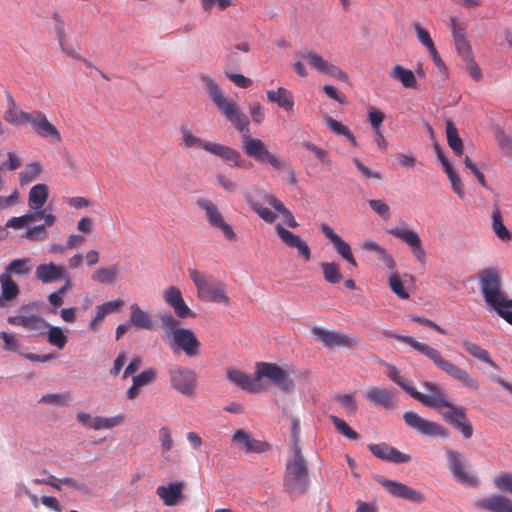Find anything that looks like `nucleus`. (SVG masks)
Listing matches in <instances>:
<instances>
[{
  "instance_id": "nucleus-63",
  "label": "nucleus",
  "mask_w": 512,
  "mask_h": 512,
  "mask_svg": "<svg viewBox=\"0 0 512 512\" xmlns=\"http://www.w3.org/2000/svg\"><path fill=\"white\" fill-rule=\"evenodd\" d=\"M303 146L308 151L313 153L315 155V157L318 158L321 161L322 164H324V165H329L330 164V160L327 157V152L324 149L316 146L315 144H313L311 142H305L303 144Z\"/></svg>"
},
{
  "instance_id": "nucleus-23",
  "label": "nucleus",
  "mask_w": 512,
  "mask_h": 512,
  "mask_svg": "<svg viewBox=\"0 0 512 512\" xmlns=\"http://www.w3.org/2000/svg\"><path fill=\"white\" fill-rule=\"evenodd\" d=\"M232 442L238 445L240 450L245 453H262L269 449V445L266 442L252 438L248 432L242 429L235 431Z\"/></svg>"
},
{
  "instance_id": "nucleus-16",
  "label": "nucleus",
  "mask_w": 512,
  "mask_h": 512,
  "mask_svg": "<svg viewBox=\"0 0 512 512\" xmlns=\"http://www.w3.org/2000/svg\"><path fill=\"white\" fill-rule=\"evenodd\" d=\"M275 231L282 243L288 248L296 249L298 255L304 261L311 259V250L308 244L299 235L287 230L281 224L275 226Z\"/></svg>"
},
{
  "instance_id": "nucleus-45",
  "label": "nucleus",
  "mask_w": 512,
  "mask_h": 512,
  "mask_svg": "<svg viewBox=\"0 0 512 512\" xmlns=\"http://www.w3.org/2000/svg\"><path fill=\"white\" fill-rule=\"evenodd\" d=\"M42 172V166L39 162H32L26 165V168L19 173L20 184L27 185L39 177Z\"/></svg>"
},
{
  "instance_id": "nucleus-39",
  "label": "nucleus",
  "mask_w": 512,
  "mask_h": 512,
  "mask_svg": "<svg viewBox=\"0 0 512 512\" xmlns=\"http://www.w3.org/2000/svg\"><path fill=\"white\" fill-rule=\"evenodd\" d=\"M0 285L1 296L4 298V300L10 301L19 295V287L8 273H2L0 275Z\"/></svg>"
},
{
  "instance_id": "nucleus-26",
  "label": "nucleus",
  "mask_w": 512,
  "mask_h": 512,
  "mask_svg": "<svg viewBox=\"0 0 512 512\" xmlns=\"http://www.w3.org/2000/svg\"><path fill=\"white\" fill-rule=\"evenodd\" d=\"M7 321L12 325L21 326L28 331H37L40 333L49 327L48 322L43 317L36 314L9 316Z\"/></svg>"
},
{
  "instance_id": "nucleus-4",
  "label": "nucleus",
  "mask_w": 512,
  "mask_h": 512,
  "mask_svg": "<svg viewBox=\"0 0 512 512\" xmlns=\"http://www.w3.org/2000/svg\"><path fill=\"white\" fill-rule=\"evenodd\" d=\"M385 336L395 338L410 345L413 349L431 360L439 370L446 373L452 379L459 381L463 386L472 391L478 390V381L474 379L466 370L458 367L449 360H446L437 349L430 347L425 343L418 342L411 336L395 334L392 332H385Z\"/></svg>"
},
{
  "instance_id": "nucleus-10",
  "label": "nucleus",
  "mask_w": 512,
  "mask_h": 512,
  "mask_svg": "<svg viewBox=\"0 0 512 512\" xmlns=\"http://www.w3.org/2000/svg\"><path fill=\"white\" fill-rule=\"evenodd\" d=\"M168 375L170 385L175 391L186 397L196 394L198 381L194 370L175 365L168 369Z\"/></svg>"
},
{
  "instance_id": "nucleus-1",
  "label": "nucleus",
  "mask_w": 512,
  "mask_h": 512,
  "mask_svg": "<svg viewBox=\"0 0 512 512\" xmlns=\"http://www.w3.org/2000/svg\"><path fill=\"white\" fill-rule=\"evenodd\" d=\"M200 80L219 112L236 130L242 133L244 154L260 164L270 165L273 169L286 171L289 183L296 185L297 177L293 168L279 155L271 152L262 140L251 137L248 116L239 109L237 103L226 97L220 86L209 75H201Z\"/></svg>"
},
{
  "instance_id": "nucleus-25",
  "label": "nucleus",
  "mask_w": 512,
  "mask_h": 512,
  "mask_svg": "<svg viewBox=\"0 0 512 512\" xmlns=\"http://www.w3.org/2000/svg\"><path fill=\"white\" fill-rule=\"evenodd\" d=\"M34 131L43 138H50L54 141H61V134L58 129L48 121L47 117L40 111H34L33 120L30 122Z\"/></svg>"
},
{
  "instance_id": "nucleus-28",
  "label": "nucleus",
  "mask_w": 512,
  "mask_h": 512,
  "mask_svg": "<svg viewBox=\"0 0 512 512\" xmlns=\"http://www.w3.org/2000/svg\"><path fill=\"white\" fill-rule=\"evenodd\" d=\"M365 397L368 401L385 409H393L395 407V393L392 390L370 387L366 391Z\"/></svg>"
},
{
  "instance_id": "nucleus-30",
  "label": "nucleus",
  "mask_w": 512,
  "mask_h": 512,
  "mask_svg": "<svg viewBox=\"0 0 512 512\" xmlns=\"http://www.w3.org/2000/svg\"><path fill=\"white\" fill-rule=\"evenodd\" d=\"M267 99L272 103H276L288 113L294 111V97L292 93L284 87H279L277 90H268Z\"/></svg>"
},
{
  "instance_id": "nucleus-62",
  "label": "nucleus",
  "mask_w": 512,
  "mask_h": 512,
  "mask_svg": "<svg viewBox=\"0 0 512 512\" xmlns=\"http://www.w3.org/2000/svg\"><path fill=\"white\" fill-rule=\"evenodd\" d=\"M414 29L417 34L418 40L421 42L423 46H425L428 50L435 46L427 30L422 28L419 24H414Z\"/></svg>"
},
{
  "instance_id": "nucleus-20",
  "label": "nucleus",
  "mask_w": 512,
  "mask_h": 512,
  "mask_svg": "<svg viewBox=\"0 0 512 512\" xmlns=\"http://www.w3.org/2000/svg\"><path fill=\"white\" fill-rule=\"evenodd\" d=\"M321 231L331 241L335 251L353 267H357L350 245L327 224L321 225Z\"/></svg>"
},
{
  "instance_id": "nucleus-14",
  "label": "nucleus",
  "mask_w": 512,
  "mask_h": 512,
  "mask_svg": "<svg viewBox=\"0 0 512 512\" xmlns=\"http://www.w3.org/2000/svg\"><path fill=\"white\" fill-rule=\"evenodd\" d=\"M389 233L394 237L402 240L405 244H407L411 250V253L416 258L418 262L421 264H426L427 256L425 249L422 246V241L418 233L411 229L406 228H392L389 230Z\"/></svg>"
},
{
  "instance_id": "nucleus-56",
  "label": "nucleus",
  "mask_w": 512,
  "mask_h": 512,
  "mask_svg": "<svg viewBox=\"0 0 512 512\" xmlns=\"http://www.w3.org/2000/svg\"><path fill=\"white\" fill-rule=\"evenodd\" d=\"M158 433L162 452L170 451L173 447V438L170 429L168 427H161Z\"/></svg>"
},
{
  "instance_id": "nucleus-22",
  "label": "nucleus",
  "mask_w": 512,
  "mask_h": 512,
  "mask_svg": "<svg viewBox=\"0 0 512 512\" xmlns=\"http://www.w3.org/2000/svg\"><path fill=\"white\" fill-rule=\"evenodd\" d=\"M163 298L173 308L177 317L184 319L193 316V312L183 300L181 291L177 287L170 286L167 288L163 293Z\"/></svg>"
},
{
  "instance_id": "nucleus-3",
  "label": "nucleus",
  "mask_w": 512,
  "mask_h": 512,
  "mask_svg": "<svg viewBox=\"0 0 512 512\" xmlns=\"http://www.w3.org/2000/svg\"><path fill=\"white\" fill-rule=\"evenodd\" d=\"M263 377L269 379L281 391L286 393L290 392L294 387V382L287 372L274 363H257L255 379H251L247 374L237 369L227 370V378L229 381L238 387L251 392L259 390L258 381Z\"/></svg>"
},
{
  "instance_id": "nucleus-19",
  "label": "nucleus",
  "mask_w": 512,
  "mask_h": 512,
  "mask_svg": "<svg viewBox=\"0 0 512 512\" xmlns=\"http://www.w3.org/2000/svg\"><path fill=\"white\" fill-rule=\"evenodd\" d=\"M369 451L377 458L391 463H408L411 460L409 454H404L386 443L369 444Z\"/></svg>"
},
{
  "instance_id": "nucleus-60",
  "label": "nucleus",
  "mask_w": 512,
  "mask_h": 512,
  "mask_svg": "<svg viewBox=\"0 0 512 512\" xmlns=\"http://www.w3.org/2000/svg\"><path fill=\"white\" fill-rule=\"evenodd\" d=\"M384 118L385 115L381 111L373 107L368 110V119L375 133H379Z\"/></svg>"
},
{
  "instance_id": "nucleus-40",
  "label": "nucleus",
  "mask_w": 512,
  "mask_h": 512,
  "mask_svg": "<svg viewBox=\"0 0 512 512\" xmlns=\"http://www.w3.org/2000/svg\"><path fill=\"white\" fill-rule=\"evenodd\" d=\"M363 248L367 251H374L379 255V259L384 263V265L388 269H394L396 267V262L393 259L392 255L387 252V250L378 244L375 241L368 240L363 244Z\"/></svg>"
},
{
  "instance_id": "nucleus-9",
  "label": "nucleus",
  "mask_w": 512,
  "mask_h": 512,
  "mask_svg": "<svg viewBox=\"0 0 512 512\" xmlns=\"http://www.w3.org/2000/svg\"><path fill=\"white\" fill-rule=\"evenodd\" d=\"M188 274L197 289V297L202 301L228 304L229 297L226 292V284L222 281H209L206 274L189 269Z\"/></svg>"
},
{
  "instance_id": "nucleus-17",
  "label": "nucleus",
  "mask_w": 512,
  "mask_h": 512,
  "mask_svg": "<svg viewBox=\"0 0 512 512\" xmlns=\"http://www.w3.org/2000/svg\"><path fill=\"white\" fill-rule=\"evenodd\" d=\"M302 58L307 61L311 68L317 70L318 72L343 81L347 80L348 78L346 73H344L340 68L327 62L321 55L313 51L304 52L302 54Z\"/></svg>"
},
{
  "instance_id": "nucleus-59",
  "label": "nucleus",
  "mask_w": 512,
  "mask_h": 512,
  "mask_svg": "<svg viewBox=\"0 0 512 512\" xmlns=\"http://www.w3.org/2000/svg\"><path fill=\"white\" fill-rule=\"evenodd\" d=\"M33 223V218L31 215H28L27 213L19 216V217H12L6 222L7 228H14V229H22L23 227Z\"/></svg>"
},
{
  "instance_id": "nucleus-58",
  "label": "nucleus",
  "mask_w": 512,
  "mask_h": 512,
  "mask_svg": "<svg viewBox=\"0 0 512 512\" xmlns=\"http://www.w3.org/2000/svg\"><path fill=\"white\" fill-rule=\"evenodd\" d=\"M368 204L370 208L383 219L387 220L390 217V208L384 201L373 199L369 200Z\"/></svg>"
},
{
  "instance_id": "nucleus-53",
  "label": "nucleus",
  "mask_w": 512,
  "mask_h": 512,
  "mask_svg": "<svg viewBox=\"0 0 512 512\" xmlns=\"http://www.w3.org/2000/svg\"><path fill=\"white\" fill-rule=\"evenodd\" d=\"M249 205L251 207V209L258 214V216L264 220L265 222L267 223H273L276 218H277V215L276 213H274L271 209L267 208V207H264L262 206L260 203L258 202H255V201H250L249 202Z\"/></svg>"
},
{
  "instance_id": "nucleus-13",
  "label": "nucleus",
  "mask_w": 512,
  "mask_h": 512,
  "mask_svg": "<svg viewBox=\"0 0 512 512\" xmlns=\"http://www.w3.org/2000/svg\"><path fill=\"white\" fill-rule=\"evenodd\" d=\"M312 333L327 348H351L359 344L357 338L345 333L327 331L319 327H314Z\"/></svg>"
},
{
  "instance_id": "nucleus-54",
  "label": "nucleus",
  "mask_w": 512,
  "mask_h": 512,
  "mask_svg": "<svg viewBox=\"0 0 512 512\" xmlns=\"http://www.w3.org/2000/svg\"><path fill=\"white\" fill-rule=\"evenodd\" d=\"M31 215L33 218V222L44 219L45 220V228L50 227L55 223L56 217L51 213L50 209H40V210H32L27 213Z\"/></svg>"
},
{
  "instance_id": "nucleus-31",
  "label": "nucleus",
  "mask_w": 512,
  "mask_h": 512,
  "mask_svg": "<svg viewBox=\"0 0 512 512\" xmlns=\"http://www.w3.org/2000/svg\"><path fill=\"white\" fill-rule=\"evenodd\" d=\"M386 366L388 367L387 376L396 384H398L403 390H405L411 397L418 400L419 402L425 398V393L417 391L411 381H408L400 376L399 370L396 368V366L388 363H386Z\"/></svg>"
},
{
  "instance_id": "nucleus-18",
  "label": "nucleus",
  "mask_w": 512,
  "mask_h": 512,
  "mask_svg": "<svg viewBox=\"0 0 512 512\" xmlns=\"http://www.w3.org/2000/svg\"><path fill=\"white\" fill-rule=\"evenodd\" d=\"M383 487L394 497L405 499L414 503H420L424 501L423 494L401 482L393 480H383Z\"/></svg>"
},
{
  "instance_id": "nucleus-46",
  "label": "nucleus",
  "mask_w": 512,
  "mask_h": 512,
  "mask_svg": "<svg viewBox=\"0 0 512 512\" xmlns=\"http://www.w3.org/2000/svg\"><path fill=\"white\" fill-rule=\"evenodd\" d=\"M47 342L58 349H63L68 342V337L60 327L52 326L47 332Z\"/></svg>"
},
{
  "instance_id": "nucleus-8",
  "label": "nucleus",
  "mask_w": 512,
  "mask_h": 512,
  "mask_svg": "<svg viewBox=\"0 0 512 512\" xmlns=\"http://www.w3.org/2000/svg\"><path fill=\"white\" fill-rule=\"evenodd\" d=\"M180 131H181V135H182L183 146L185 148L202 149L212 155L219 156L226 161L233 162V164L237 167L242 166L243 160H242L241 154L234 148H231L229 146H226V145H223L220 143L203 140L200 137L194 135L185 126H182Z\"/></svg>"
},
{
  "instance_id": "nucleus-35",
  "label": "nucleus",
  "mask_w": 512,
  "mask_h": 512,
  "mask_svg": "<svg viewBox=\"0 0 512 512\" xmlns=\"http://www.w3.org/2000/svg\"><path fill=\"white\" fill-rule=\"evenodd\" d=\"M446 137L449 147L453 150V152L460 156L463 153V142L459 137L458 130L455 127L452 120L446 121Z\"/></svg>"
},
{
  "instance_id": "nucleus-15",
  "label": "nucleus",
  "mask_w": 512,
  "mask_h": 512,
  "mask_svg": "<svg viewBox=\"0 0 512 512\" xmlns=\"http://www.w3.org/2000/svg\"><path fill=\"white\" fill-rule=\"evenodd\" d=\"M449 469L457 481L463 484L475 485L476 478L465 470V459L462 453L446 448Z\"/></svg>"
},
{
  "instance_id": "nucleus-50",
  "label": "nucleus",
  "mask_w": 512,
  "mask_h": 512,
  "mask_svg": "<svg viewBox=\"0 0 512 512\" xmlns=\"http://www.w3.org/2000/svg\"><path fill=\"white\" fill-rule=\"evenodd\" d=\"M335 401L348 415L356 414L357 403L353 394L337 395Z\"/></svg>"
},
{
  "instance_id": "nucleus-36",
  "label": "nucleus",
  "mask_w": 512,
  "mask_h": 512,
  "mask_svg": "<svg viewBox=\"0 0 512 512\" xmlns=\"http://www.w3.org/2000/svg\"><path fill=\"white\" fill-rule=\"evenodd\" d=\"M492 229L496 236L504 242H508L512 239L511 232L505 227L501 215V211L498 206H495L492 213Z\"/></svg>"
},
{
  "instance_id": "nucleus-34",
  "label": "nucleus",
  "mask_w": 512,
  "mask_h": 512,
  "mask_svg": "<svg viewBox=\"0 0 512 512\" xmlns=\"http://www.w3.org/2000/svg\"><path fill=\"white\" fill-rule=\"evenodd\" d=\"M265 201L271 205L277 212L281 214L284 222L290 228H296L298 226L293 214L288 210L284 204L272 194L265 195Z\"/></svg>"
},
{
  "instance_id": "nucleus-41",
  "label": "nucleus",
  "mask_w": 512,
  "mask_h": 512,
  "mask_svg": "<svg viewBox=\"0 0 512 512\" xmlns=\"http://www.w3.org/2000/svg\"><path fill=\"white\" fill-rule=\"evenodd\" d=\"M31 271L30 259L29 258H16L11 260L5 267L4 273H8L10 277L12 275H27Z\"/></svg>"
},
{
  "instance_id": "nucleus-52",
  "label": "nucleus",
  "mask_w": 512,
  "mask_h": 512,
  "mask_svg": "<svg viewBox=\"0 0 512 512\" xmlns=\"http://www.w3.org/2000/svg\"><path fill=\"white\" fill-rule=\"evenodd\" d=\"M494 485L498 490L512 495V473L501 472L494 478Z\"/></svg>"
},
{
  "instance_id": "nucleus-37",
  "label": "nucleus",
  "mask_w": 512,
  "mask_h": 512,
  "mask_svg": "<svg viewBox=\"0 0 512 512\" xmlns=\"http://www.w3.org/2000/svg\"><path fill=\"white\" fill-rule=\"evenodd\" d=\"M390 76L400 81L405 88H415L417 85L414 73L400 65H395L392 68Z\"/></svg>"
},
{
  "instance_id": "nucleus-32",
  "label": "nucleus",
  "mask_w": 512,
  "mask_h": 512,
  "mask_svg": "<svg viewBox=\"0 0 512 512\" xmlns=\"http://www.w3.org/2000/svg\"><path fill=\"white\" fill-rule=\"evenodd\" d=\"M49 197V190L46 184L34 185L28 194V205L31 210H40L44 207Z\"/></svg>"
},
{
  "instance_id": "nucleus-2",
  "label": "nucleus",
  "mask_w": 512,
  "mask_h": 512,
  "mask_svg": "<svg viewBox=\"0 0 512 512\" xmlns=\"http://www.w3.org/2000/svg\"><path fill=\"white\" fill-rule=\"evenodd\" d=\"M422 385L428 391V394H425V398L420 400V403L429 408H444L445 410L441 411L443 418L448 423L457 427L464 438H471L473 434V428L470 421L466 417L465 409L449 402L447 400L446 394L437 383L425 381Z\"/></svg>"
},
{
  "instance_id": "nucleus-55",
  "label": "nucleus",
  "mask_w": 512,
  "mask_h": 512,
  "mask_svg": "<svg viewBox=\"0 0 512 512\" xmlns=\"http://www.w3.org/2000/svg\"><path fill=\"white\" fill-rule=\"evenodd\" d=\"M445 173L447 174V176H448V178H449V180L451 182V186H452L453 191L460 198L463 199L465 197V191H464V188H463V184L461 182V179L457 175V173L454 171L453 167L448 169L447 171H445Z\"/></svg>"
},
{
  "instance_id": "nucleus-6",
  "label": "nucleus",
  "mask_w": 512,
  "mask_h": 512,
  "mask_svg": "<svg viewBox=\"0 0 512 512\" xmlns=\"http://www.w3.org/2000/svg\"><path fill=\"white\" fill-rule=\"evenodd\" d=\"M159 319L164 331L162 338L171 349L180 350L188 357L200 353L201 342L192 330L180 327V322L168 312L160 314Z\"/></svg>"
},
{
  "instance_id": "nucleus-57",
  "label": "nucleus",
  "mask_w": 512,
  "mask_h": 512,
  "mask_svg": "<svg viewBox=\"0 0 512 512\" xmlns=\"http://www.w3.org/2000/svg\"><path fill=\"white\" fill-rule=\"evenodd\" d=\"M69 400L70 395L68 393L46 394L41 398V402L61 406L68 404Z\"/></svg>"
},
{
  "instance_id": "nucleus-5",
  "label": "nucleus",
  "mask_w": 512,
  "mask_h": 512,
  "mask_svg": "<svg viewBox=\"0 0 512 512\" xmlns=\"http://www.w3.org/2000/svg\"><path fill=\"white\" fill-rule=\"evenodd\" d=\"M479 285L488 308L512 325V299L502 289L498 271L495 268L480 271Z\"/></svg>"
},
{
  "instance_id": "nucleus-24",
  "label": "nucleus",
  "mask_w": 512,
  "mask_h": 512,
  "mask_svg": "<svg viewBox=\"0 0 512 512\" xmlns=\"http://www.w3.org/2000/svg\"><path fill=\"white\" fill-rule=\"evenodd\" d=\"M35 277L43 284L54 283L66 277V269L54 262L42 263L36 267Z\"/></svg>"
},
{
  "instance_id": "nucleus-27",
  "label": "nucleus",
  "mask_w": 512,
  "mask_h": 512,
  "mask_svg": "<svg viewBox=\"0 0 512 512\" xmlns=\"http://www.w3.org/2000/svg\"><path fill=\"white\" fill-rule=\"evenodd\" d=\"M476 506L488 512H512V500L504 495L482 498L476 502Z\"/></svg>"
},
{
  "instance_id": "nucleus-29",
  "label": "nucleus",
  "mask_w": 512,
  "mask_h": 512,
  "mask_svg": "<svg viewBox=\"0 0 512 512\" xmlns=\"http://www.w3.org/2000/svg\"><path fill=\"white\" fill-rule=\"evenodd\" d=\"M128 324L138 330H153L154 322L149 312L143 310L138 304L130 305Z\"/></svg>"
},
{
  "instance_id": "nucleus-47",
  "label": "nucleus",
  "mask_w": 512,
  "mask_h": 512,
  "mask_svg": "<svg viewBox=\"0 0 512 512\" xmlns=\"http://www.w3.org/2000/svg\"><path fill=\"white\" fill-rule=\"evenodd\" d=\"M321 269L326 282L330 284H337L342 279L338 264L334 262H323L321 263Z\"/></svg>"
},
{
  "instance_id": "nucleus-48",
  "label": "nucleus",
  "mask_w": 512,
  "mask_h": 512,
  "mask_svg": "<svg viewBox=\"0 0 512 512\" xmlns=\"http://www.w3.org/2000/svg\"><path fill=\"white\" fill-rule=\"evenodd\" d=\"M388 285L390 290L400 299L406 300L410 297L404 287V281L397 273H393L389 276Z\"/></svg>"
},
{
  "instance_id": "nucleus-7",
  "label": "nucleus",
  "mask_w": 512,
  "mask_h": 512,
  "mask_svg": "<svg viewBox=\"0 0 512 512\" xmlns=\"http://www.w3.org/2000/svg\"><path fill=\"white\" fill-rule=\"evenodd\" d=\"M292 459L286 463L284 487L291 494H303L308 488V468L300 445L292 446Z\"/></svg>"
},
{
  "instance_id": "nucleus-43",
  "label": "nucleus",
  "mask_w": 512,
  "mask_h": 512,
  "mask_svg": "<svg viewBox=\"0 0 512 512\" xmlns=\"http://www.w3.org/2000/svg\"><path fill=\"white\" fill-rule=\"evenodd\" d=\"M34 112L28 113L24 111H17L16 108L13 109H7L4 115V119L6 122L21 126L23 124L29 123L33 120Z\"/></svg>"
},
{
  "instance_id": "nucleus-64",
  "label": "nucleus",
  "mask_w": 512,
  "mask_h": 512,
  "mask_svg": "<svg viewBox=\"0 0 512 512\" xmlns=\"http://www.w3.org/2000/svg\"><path fill=\"white\" fill-rule=\"evenodd\" d=\"M455 47L458 55L463 59V61L473 58L472 50L467 39L455 42Z\"/></svg>"
},
{
  "instance_id": "nucleus-61",
  "label": "nucleus",
  "mask_w": 512,
  "mask_h": 512,
  "mask_svg": "<svg viewBox=\"0 0 512 512\" xmlns=\"http://www.w3.org/2000/svg\"><path fill=\"white\" fill-rule=\"evenodd\" d=\"M53 19L55 21L54 31L57 36L58 44H63L67 39L66 28L64 21L58 14H54Z\"/></svg>"
},
{
  "instance_id": "nucleus-21",
  "label": "nucleus",
  "mask_w": 512,
  "mask_h": 512,
  "mask_svg": "<svg viewBox=\"0 0 512 512\" xmlns=\"http://www.w3.org/2000/svg\"><path fill=\"white\" fill-rule=\"evenodd\" d=\"M184 483L180 481L170 482L167 485L158 486L157 496L164 505L172 507L178 505L183 499Z\"/></svg>"
},
{
  "instance_id": "nucleus-51",
  "label": "nucleus",
  "mask_w": 512,
  "mask_h": 512,
  "mask_svg": "<svg viewBox=\"0 0 512 512\" xmlns=\"http://www.w3.org/2000/svg\"><path fill=\"white\" fill-rule=\"evenodd\" d=\"M157 377V371L153 368L146 369L142 371L140 374L134 376L132 378V382L142 388L144 386L152 384Z\"/></svg>"
},
{
  "instance_id": "nucleus-11",
  "label": "nucleus",
  "mask_w": 512,
  "mask_h": 512,
  "mask_svg": "<svg viewBox=\"0 0 512 512\" xmlns=\"http://www.w3.org/2000/svg\"><path fill=\"white\" fill-rule=\"evenodd\" d=\"M405 424L425 437H441L446 438L447 430L440 424L427 420L414 411H406L403 414Z\"/></svg>"
},
{
  "instance_id": "nucleus-42",
  "label": "nucleus",
  "mask_w": 512,
  "mask_h": 512,
  "mask_svg": "<svg viewBox=\"0 0 512 512\" xmlns=\"http://www.w3.org/2000/svg\"><path fill=\"white\" fill-rule=\"evenodd\" d=\"M124 421V415L119 414L113 417L96 416L93 418L90 428L94 430L111 429Z\"/></svg>"
},
{
  "instance_id": "nucleus-33",
  "label": "nucleus",
  "mask_w": 512,
  "mask_h": 512,
  "mask_svg": "<svg viewBox=\"0 0 512 512\" xmlns=\"http://www.w3.org/2000/svg\"><path fill=\"white\" fill-rule=\"evenodd\" d=\"M464 350L471 356L477 358L478 360L487 363L493 368H497L495 362L491 359L489 352L486 349L481 348L479 345L471 342L468 339H464L461 342Z\"/></svg>"
},
{
  "instance_id": "nucleus-12",
  "label": "nucleus",
  "mask_w": 512,
  "mask_h": 512,
  "mask_svg": "<svg viewBox=\"0 0 512 512\" xmlns=\"http://www.w3.org/2000/svg\"><path fill=\"white\" fill-rule=\"evenodd\" d=\"M196 203L205 212L206 220L211 227L221 230L226 239L236 240V234L232 226L224 220L219 208L211 200L199 198Z\"/></svg>"
},
{
  "instance_id": "nucleus-38",
  "label": "nucleus",
  "mask_w": 512,
  "mask_h": 512,
  "mask_svg": "<svg viewBox=\"0 0 512 512\" xmlns=\"http://www.w3.org/2000/svg\"><path fill=\"white\" fill-rule=\"evenodd\" d=\"M119 273L118 266L111 265L109 267H101L97 269L91 276L92 280L100 284H113L117 280Z\"/></svg>"
},
{
  "instance_id": "nucleus-49",
  "label": "nucleus",
  "mask_w": 512,
  "mask_h": 512,
  "mask_svg": "<svg viewBox=\"0 0 512 512\" xmlns=\"http://www.w3.org/2000/svg\"><path fill=\"white\" fill-rule=\"evenodd\" d=\"M330 420L332 421L335 428L346 438L349 440H357L359 434L353 430L343 419L330 415Z\"/></svg>"
},
{
  "instance_id": "nucleus-44",
  "label": "nucleus",
  "mask_w": 512,
  "mask_h": 512,
  "mask_svg": "<svg viewBox=\"0 0 512 512\" xmlns=\"http://www.w3.org/2000/svg\"><path fill=\"white\" fill-rule=\"evenodd\" d=\"M325 122L328 126V128L335 134L337 135H343L345 136L348 141L353 145V146H357V142H356V138L355 136L353 135V133L348 129V127H346L345 125H343L342 123L338 122L337 120H335L334 118H332L331 116H326L325 117Z\"/></svg>"
}]
</instances>
